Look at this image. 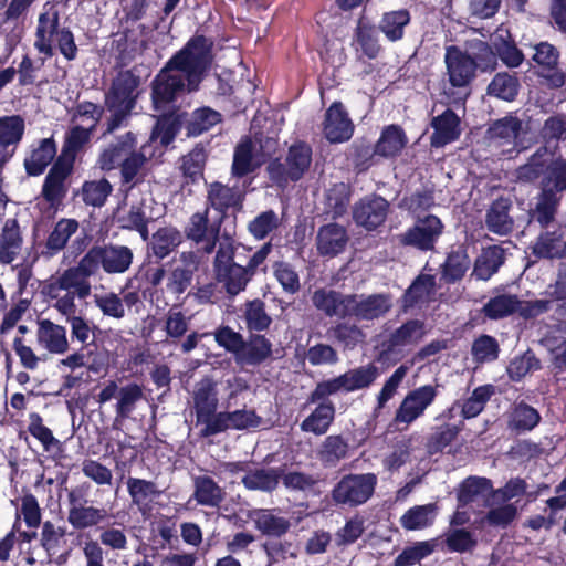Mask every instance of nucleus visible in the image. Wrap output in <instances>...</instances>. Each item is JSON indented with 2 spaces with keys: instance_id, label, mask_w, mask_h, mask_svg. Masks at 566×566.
<instances>
[{
  "instance_id": "f257e3e1",
  "label": "nucleus",
  "mask_w": 566,
  "mask_h": 566,
  "mask_svg": "<svg viewBox=\"0 0 566 566\" xmlns=\"http://www.w3.org/2000/svg\"><path fill=\"white\" fill-rule=\"evenodd\" d=\"M211 59V42L203 36L191 39L156 76L153 85L155 108L164 109L184 92L197 90Z\"/></svg>"
},
{
  "instance_id": "f03ea898",
  "label": "nucleus",
  "mask_w": 566,
  "mask_h": 566,
  "mask_svg": "<svg viewBox=\"0 0 566 566\" xmlns=\"http://www.w3.org/2000/svg\"><path fill=\"white\" fill-rule=\"evenodd\" d=\"M139 78L132 72H120L113 81L105 96V106L109 112L106 133H113L125 124L130 116L138 97Z\"/></svg>"
},
{
  "instance_id": "7ed1b4c3",
  "label": "nucleus",
  "mask_w": 566,
  "mask_h": 566,
  "mask_svg": "<svg viewBox=\"0 0 566 566\" xmlns=\"http://www.w3.org/2000/svg\"><path fill=\"white\" fill-rule=\"evenodd\" d=\"M234 252L233 241L226 238L219 243L213 261L214 277L230 295L239 294L252 279L248 269L233 261Z\"/></svg>"
},
{
  "instance_id": "20e7f679",
  "label": "nucleus",
  "mask_w": 566,
  "mask_h": 566,
  "mask_svg": "<svg viewBox=\"0 0 566 566\" xmlns=\"http://www.w3.org/2000/svg\"><path fill=\"white\" fill-rule=\"evenodd\" d=\"M43 294L63 316L76 314L75 298L84 300L91 294L63 271L51 276L43 285Z\"/></svg>"
},
{
  "instance_id": "39448f33",
  "label": "nucleus",
  "mask_w": 566,
  "mask_h": 566,
  "mask_svg": "<svg viewBox=\"0 0 566 566\" xmlns=\"http://www.w3.org/2000/svg\"><path fill=\"white\" fill-rule=\"evenodd\" d=\"M377 484L375 473H350L335 485L332 496L337 504L358 506L371 499Z\"/></svg>"
},
{
  "instance_id": "423d86ee",
  "label": "nucleus",
  "mask_w": 566,
  "mask_h": 566,
  "mask_svg": "<svg viewBox=\"0 0 566 566\" xmlns=\"http://www.w3.org/2000/svg\"><path fill=\"white\" fill-rule=\"evenodd\" d=\"M276 146V140L272 138L242 139L234 151L232 174L241 177L252 172L275 153Z\"/></svg>"
},
{
  "instance_id": "0eeeda50",
  "label": "nucleus",
  "mask_w": 566,
  "mask_h": 566,
  "mask_svg": "<svg viewBox=\"0 0 566 566\" xmlns=\"http://www.w3.org/2000/svg\"><path fill=\"white\" fill-rule=\"evenodd\" d=\"M312 163V149L304 143H296L289 148L284 164L273 161L268 170L271 179L283 187L287 181L302 178Z\"/></svg>"
},
{
  "instance_id": "6e6552de",
  "label": "nucleus",
  "mask_w": 566,
  "mask_h": 566,
  "mask_svg": "<svg viewBox=\"0 0 566 566\" xmlns=\"http://www.w3.org/2000/svg\"><path fill=\"white\" fill-rule=\"evenodd\" d=\"M437 396V388L432 385H424L410 390L395 412V422L409 427L424 415L426 410L434 402Z\"/></svg>"
},
{
  "instance_id": "1a4fd4ad",
  "label": "nucleus",
  "mask_w": 566,
  "mask_h": 566,
  "mask_svg": "<svg viewBox=\"0 0 566 566\" xmlns=\"http://www.w3.org/2000/svg\"><path fill=\"white\" fill-rule=\"evenodd\" d=\"M548 308V301L521 302L516 296L502 294L492 297L483 307V313L491 319L502 318L516 311L523 316H536Z\"/></svg>"
},
{
  "instance_id": "9d476101",
  "label": "nucleus",
  "mask_w": 566,
  "mask_h": 566,
  "mask_svg": "<svg viewBox=\"0 0 566 566\" xmlns=\"http://www.w3.org/2000/svg\"><path fill=\"white\" fill-rule=\"evenodd\" d=\"M262 422L260 416L252 409L218 412L216 419L207 429H201L202 437L214 436L228 430H249L258 428Z\"/></svg>"
},
{
  "instance_id": "9b49d317",
  "label": "nucleus",
  "mask_w": 566,
  "mask_h": 566,
  "mask_svg": "<svg viewBox=\"0 0 566 566\" xmlns=\"http://www.w3.org/2000/svg\"><path fill=\"white\" fill-rule=\"evenodd\" d=\"M528 134V125L513 116L497 120L490 128V135L499 146L512 145L517 151L527 148L532 140Z\"/></svg>"
},
{
  "instance_id": "f8f14e48",
  "label": "nucleus",
  "mask_w": 566,
  "mask_h": 566,
  "mask_svg": "<svg viewBox=\"0 0 566 566\" xmlns=\"http://www.w3.org/2000/svg\"><path fill=\"white\" fill-rule=\"evenodd\" d=\"M442 231L441 220L433 214H429L419 219L412 228L406 231L401 237V242L428 251L433 249Z\"/></svg>"
},
{
  "instance_id": "ddd939ff",
  "label": "nucleus",
  "mask_w": 566,
  "mask_h": 566,
  "mask_svg": "<svg viewBox=\"0 0 566 566\" xmlns=\"http://www.w3.org/2000/svg\"><path fill=\"white\" fill-rule=\"evenodd\" d=\"M60 14L56 7L46 2L38 19L34 48L42 54L51 56L53 54V44L56 42Z\"/></svg>"
},
{
  "instance_id": "4468645a",
  "label": "nucleus",
  "mask_w": 566,
  "mask_h": 566,
  "mask_svg": "<svg viewBox=\"0 0 566 566\" xmlns=\"http://www.w3.org/2000/svg\"><path fill=\"white\" fill-rule=\"evenodd\" d=\"M218 392L216 384L209 379H202L197 384L193 392V408L197 423L207 429L218 415Z\"/></svg>"
},
{
  "instance_id": "2eb2a0df",
  "label": "nucleus",
  "mask_w": 566,
  "mask_h": 566,
  "mask_svg": "<svg viewBox=\"0 0 566 566\" xmlns=\"http://www.w3.org/2000/svg\"><path fill=\"white\" fill-rule=\"evenodd\" d=\"M446 64L449 81L452 86H467L474 77L476 63L475 61L457 48H448L446 53Z\"/></svg>"
},
{
  "instance_id": "dca6fc26",
  "label": "nucleus",
  "mask_w": 566,
  "mask_h": 566,
  "mask_svg": "<svg viewBox=\"0 0 566 566\" xmlns=\"http://www.w3.org/2000/svg\"><path fill=\"white\" fill-rule=\"evenodd\" d=\"M349 316L361 319H374L382 316L391 308V300L386 294L348 295Z\"/></svg>"
},
{
  "instance_id": "f3484780",
  "label": "nucleus",
  "mask_w": 566,
  "mask_h": 566,
  "mask_svg": "<svg viewBox=\"0 0 566 566\" xmlns=\"http://www.w3.org/2000/svg\"><path fill=\"white\" fill-rule=\"evenodd\" d=\"M323 132L331 143H343L352 137L354 125L340 103H333L326 111Z\"/></svg>"
},
{
  "instance_id": "a211bd4d",
  "label": "nucleus",
  "mask_w": 566,
  "mask_h": 566,
  "mask_svg": "<svg viewBox=\"0 0 566 566\" xmlns=\"http://www.w3.org/2000/svg\"><path fill=\"white\" fill-rule=\"evenodd\" d=\"M137 139L135 134L127 132L116 138V140L105 147L99 154L97 165L104 171L122 167L124 160L132 150L136 149Z\"/></svg>"
},
{
  "instance_id": "6ab92c4d",
  "label": "nucleus",
  "mask_w": 566,
  "mask_h": 566,
  "mask_svg": "<svg viewBox=\"0 0 566 566\" xmlns=\"http://www.w3.org/2000/svg\"><path fill=\"white\" fill-rule=\"evenodd\" d=\"M72 161L70 158H59L48 174L42 193L46 201L52 206L59 203L65 196L66 189L64 181L72 171Z\"/></svg>"
},
{
  "instance_id": "aec40b11",
  "label": "nucleus",
  "mask_w": 566,
  "mask_h": 566,
  "mask_svg": "<svg viewBox=\"0 0 566 566\" xmlns=\"http://www.w3.org/2000/svg\"><path fill=\"white\" fill-rule=\"evenodd\" d=\"M388 212V202L380 197L363 199L354 210V219L357 224L371 230L380 226Z\"/></svg>"
},
{
  "instance_id": "412c9836",
  "label": "nucleus",
  "mask_w": 566,
  "mask_h": 566,
  "mask_svg": "<svg viewBox=\"0 0 566 566\" xmlns=\"http://www.w3.org/2000/svg\"><path fill=\"white\" fill-rule=\"evenodd\" d=\"M348 239L347 231L343 226L328 223L317 232V251L324 256H336L346 249Z\"/></svg>"
},
{
  "instance_id": "4be33fe9",
  "label": "nucleus",
  "mask_w": 566,
  "mask_h": 566,
  "mask_svg": "<svg viewBox=\"0 0 566 566\" xmlns=\"http://www.w3.org/2000/svg\"><path fill=\"white\" fill-rule=\"evenodd\" d=\"M427 334L423 322L411 319L397 328L387 342V352L400 354L405 348L417 345Z\"/></svg>"
},
{
  "instance_id": "5701e85b",
  "label": "nucleus",
  "mask_w": 566,
  "mask_h": 566,
  "mask_svg": "<svg viewBox=\"0 0 566 566\" xmlns=\"http://www.w3.org/2000/svg\"><path fill=\"white\" fill-rule=\"evenodd\" d=\"M69 501L70 510L67 521L75 528H86L97 525L107 516L104 509L83 504L74 491L69 493Z\"/></svg>"
},
{
  "instance_id": "b1692460",
  "label": "nucleus",
  "mask_w": 566,
  "mask_h": 566,
  "mask_svg": "<svg viewBox=\"0 0 566 566\" xmlns=\"http://www.w3.org/2000/svg\"><path fill=\"white\" fill-rule=\"evenodd\" d=\"M154 156L150 145L144 144L138 151L132 150L120 167L123 182L130 185L142 182L147 175V163Z\"/></svg>"
},
{
  "instance_id": "393cba45",
  "label": "nucleus",
  "mask_w": 566,
  "mask_h": 566,
  "mask_svg": "<svg viewBox=\"0 0 566 566\" xmlns=\"http://www.w3.org/2000/svg\"><path fill=\"white\" fill-rule=\"evenodd\" d=\"M23 235L15 219H7L0 232V263L10 264L21 253Z\"/></svg>"
},
{
  "instance_id": "a878e982",
  "label": "nucleus",
  "mask_w": 566,
  "mask_h": 566,
  "mask_svg": "<svg viewBox=\"0 0 566 566\" xmlns=\"http://www.w3.org/2000/svg\"><path fill=\"white\" fill-rule=\"evenodd\" d=\"M248 517L254 523L255 528L266 536L280 537L291 526L290 521L276 510L255 509L249 512Z\"/></svg>"
},
{
  "instance_id": "bb28decb",
  "label": "nucleus",
  "mask_w": 566,
  "mask_h": 566,
  "mask_svg": "<svg viewBox=\"0 0 566 566\" xmlns=\"http://www.w3.org/2000/svg\"><path fill=\"white\" fill-rule=\"evenodd\" d=\"M431 146L443 147L454 142L461 134L460 118L450 109L432 118Z\"/></svg>"
},
{
  "instance_id": "cd10ccee",
  "label": "nucleus",
  "mask_w": 566,
  "mask_h": 566,
  "mask_svg": "<svg viewBox=\"0 0 566 566\" xmlns=\"http://www.w3.org/2000/svg\"><path fill=\"white\" fill-rule=\"evenodd\" d=\"M186 234L196 243L203 244L202 249L206 253H211L218 240L219 228L209 226L207 212H197L190 218Z\"/></svg>"
},
{
  "instance_id": "c85d7f7f",
  "label": "nucleus",
  "mask_w": 566,
  "mask_h": 566,
  "mask_svg": "<svg viewBox=\"0 0 566 566\" xmlns=\"http://www.w3.org/2000/svg\"><path fill=\"white\" fill-rule=\"evenodd\" d=\"M38 343L51 354H64L69 349L65 327L49 319L39 323Z\"/></svg>"
},
{
  "instance_id": "c756f323",
  "label": "nucleus",
  "mask_w": 566,
  "mask_h": 566,
  "mask_svg": "<svg viewBox=\"0 0 566 566\" xmlns=\"http://www.w3.org/2000/svg\"><path fill=\"white\" fill-rule=\"evenodd\" d=\"M102 268L106 273H124L133 262V252L124 245L98 247Z\"/></svg>"
},
{
  "instance_id": "7c9ffc66",
  "label": "nucleus",
  "mask_w": 566,
  "mask_h": 566,
  "mask_svg": "<svg viewBox=\"0 0 566 566\" xmlns=\"http://www.w3.org/2000/svg\"><path fill=\"white\" fill-rule=\"evenodd\" d=\"M24 128V120L18 115L0 117V151L7 153L8 160L13 156L21 142Z\"/></svg>"
},
{
  "instance_id": "2f4dec72",
  "label": "nucleus",
  "mask_w": 566,
  "mask_h": 566,
  "mask_svg": "<svg viewBox=\"0 0 566 566\" xmlns=\"http://www.w3.org/2000/svg\"><path fill=\"white\" fill-rule=\"evenodd\" d=\"M99 265L102 266L99 251L98 247H95L81 259L77 265L71 266L63 272L91 294L92 286L88 277L98 271Z\"/></svg>"
},
{
  "instance_id": "473e14b6",
  "label": "nucleus",
  "mask_w": 566,
  "mask_h": 566,
  "mask_svg": "<svg viewBox=\"0 0 566 566\" xmlns=\"http://www.w3.org/2000/svg\"><path fill=\"white\" fill-rule=\"evenodd\" d=\"M314 306L328 316H349L348 295L335 291L317 290L312 297Z\"/></svg>"
},
{
  "instance_id": "72a5a7b5",
  "label": "nucleus",
  "mask_w": 566,
  "mask_h": 566,
  "mask_svg": "<svg viewBox=\"0 0 566 566\" xmlns=\"http://www.w3.org/2000/svg\"><path fill=\"white\" fill-rule=\"evenodd\" d=\"M335 418V407L331 401L319 403L301 423L303 432L325 434Z\"/></svg>"
},
{
  "instance_id": "f704fd0d",
  "label": "nucleus",
  "mask_w": 566,
  "mask_h": 566,
  "mask_svg": "<svg viewBox=\"0 0 566 566\" xmlns=\"http://www.w3.org/2000/svg\"><path fill=\"white\" fill-rule=\"evenodd\" d=\"M407 136L398 125L385 127L375 146V154L381 157H395L401 153L407 145Z\"/></svg>"
},
{
  "instance_id": "c9c22d12",
  "label": "nucleus",
  "mask_w": 566,
  "mask_h": 566,
  "mask_svg": "<svg viewBox=\"0 0 566 566\" xmlns=\"http://www.w3.org/2000/svg\"><path fill=\"white\" fill-rule=\"evenodd\" d=\"M492 43L497 55L507 66L516 67L523 62L524 55L512 41L506 28H497L492 36Z\"/></svg>"
},
{
  "instance_id": "e433bc0d",
  "label": "nucleus",
  "mask_w": 566,
  "mask_h": 566,
  "mask_svg": "<svg viewBox=\"0 0 566 566\" xmlns=\"http://www.w3.org/2000/svg\"><path fill=\"white\" fill-rule=\"evenodd\" d=\"M495 388L492 385H484L475 388L470 397H468L462 402H455L450 411H454L457 408H460L461 415L467 418L476 417L483 409L485 403L490 400V398L494 395Z\"/></svg>"
},
{
  "instance_id": "4c0bfd02",
  "label": "nucleus",
  "mask_w": 566,
  "mask_h": 566,
  "mask_svg": "<svg viewBox=\"0 0 566 566\" xmlns=\"http://www.w3.org/2000/svg\"><path fill=\"white\" fill-rule=\"evenodd\" d=\"M56 155V145L53 139L45 138L40 146L34 149L24 160V166L29 175L39 176L50 165Z\"/></svg>"
},
{
  "instance_id": "58836bf2",
  "label": "nucleus",
  "mask_w": 566,
  "mask_h": 566,
  "mask_svg": "<svg viewBox=\"0 0 566 566\" xmlns=\"http://www.w3.org/2000/svg\"><path fill=\"white\" fill-rule=\"evenodd\" d=\"M437 510V505L432 503L413 506L400 517V524L408 531L426 528L433 523Z\"/></svg>"
},
{
  "instance_id": "ea45409f",
  "label": "nucleus",
  "mask_w": 566,
  "mask_h": 566,
  "mask_svg": "<svg viewBox=\"0 0 566 566\" xmlns=\"http://www.w3.org/2000/svg\"><path fill=\"white\" fill-rule=\"evenodd\" d=\"M409 22L410 14L405 9L386 12L379 22V30L389 41L396 42L402 39Z\"/></svg>"
},
{
  "instance_id": "a19ab883",
  "label": "nucleus",
  "mask_w": 566,
  "mask_h": 566,
  "mask_svg": "<svg viewBox=\"0 0 566 566\" xmlns=\"http://www.w3.org/2000/svg\"><path fill=\"white\" fill-rule=\"evenodd\" d=\"M182 242V234L172 227H164L158 229L151 238L153 253L164 259L171 253Z\"/></svg>"
},
{
  "instance_id": "79ce46f5",
  "label": "nucleus",
  "mask_w": 566,
  "mask_h": 566,
  "mask_svg": "<svg viewBox=\"0 0 566 566\" xmlns=\"http://www.w3.org/2000/svg\"><path fill=\"white\" fill-rule=\"evenodd\" d=\"M503 250L499 247H489L478 256L473 275L479 280H489L503 263Z\"/></svg>"
},
{
  "instance_id": "37998d69",
  "label": "nucleus",
  "mask_w": 566,
  "mask_h": 566,
  "mask_svg": "<svg viewBox=\"0 0 566 566\" xmlns=\"http://www.w3.org/2000/svg\"><path fill=\"white\" fill-rule=\"evenodd\" d=\"M510 205L505 199L494 201L486 214V226L490 231L504 235L507 234L513 227V221L509 216Z\"/></svg>"
},
{
  "instance_id": "c03bdc74",
  "label": "nucleus",
  "mask_w": 566,
  "mask_h": 566,
  "mask_svg": "<svg viewBox=\"0 0 566 566\" xmlns=\"http://www.w3.org/2000/svg\"><path fill=\"white\" fill-rule=\"evenodd\" d=\"M127 489L133 503L142 511L148 510L150 503L160 494L154 482L137 478L127 480Z\"/></svg>"
},
{
  "instance_id": "a18cd8bd",
  "label": "nucleus",
  "mask_w": 566,
  "mask_h": 566,
  "mask_svg": "<svg viewBox=\"0 0 566 566\" xmlns=\"http://www.w3.org/2000/svg\"><path fill=\"white\" fill-rule=\"evenodd\" d=\"M78 222L74 219H61L49 234L45 248L49 255H54L61 251L69 239L77 231Z\"/></svg>"
},
{
  "instance_id": "49530a36",
  "label": "nucleus",
  "mask_w": 566,
  "mask_h": 566,
  "mask_svg": "<svg viewBox=\"0 0 566 566\" xmlns=\"http://www.w3.org/2000/svg\"><path fill=\"white\" fill-rule=\"evenodd\" d=\"M222 489L208 476H199L195 480L193 496L198 504L216 507L223 501Z\"/></svg>"
},
{
  "instance_id": "de8ad7c7",
  "label": "nucleus",
  "mask_w": 566,
  "mask_h": 566,
  "mask_svg": "<svg viewBox=\"0 0 566 566\" xmlns=\"http://www.w3.org/2000/svg\"><path fill=\"white\" fill-rule=\"evenodd\" d=\"M492 491L490 480L485 478H469L460 488L458 500L461 505L484 500Z\"/></svg>"
},
{
  "instance_id": "09e8293b",
  "label": "nucleus",
  "mask_w": 566,
  "mask_h": 566,
  "mask_svg": "<svg viewBox=\"0 0 566 566\" xmlns=\"http://www.w3.org/2000/svg\"><path fill=\"white\" fill-rule=\"evenodd\" d=\"M345 391L350 392L369 387L379 376L378 368L375 365H366L350 369L343 374Z\"/></svg>"
},
{
  "instance_id": "8fccbe9b",
  "label": "nucleus",
  "mask_w": 566,
  "mask_h": 566,
  "mask_svg": "<svg viewBox=\"0 0 566 566\" xmlns=\"http://www.w3.org/2000/svg\"><path fill=\"white\" fill-rule=\"evenodd\" d=\"M271 354V343L264 336H255L248 343H242L237 361L258 364Z\"/></svg>"
},
{
  "instance_id": "3c124183",
  "label": "nucleus",
  "mask_w": 566,
  "mask_h": 566,
  "mask_svg": "<svg viewBox=\"0 0 566 566\" xmlns=\"http://www.w3.org/2000/svg\"><path fill=\"white\" fill-rule=\"evenodd\" d=\"M355 50L368 59H375L380 52L377 34L370 25L359 23L356 29Z\"/></svg>"
},
{
  "instance_id": "603ef678",
  "label": "nucleus",
  "mask_w": 566,
  "mask_h": 566,
  "mask_svg": "<svg viewBox=\"0 0 566 566\" xmlns=\"http://www.w3.org/2000/svg\"><path fill=\"white\" fill-rule=\"evenodd\" d=\"M112 190L109 181L102 178L99 180L85 181L82 186L81 196L86 205L102 207Z\"/></svg>"
},
{
  "instance_id": "864d4df0",
  "label": "nucleus",
  "mask_w": 566,
  "mask_h": 566,
  "mask_svg": "<svg viewBox=\"0 0 566 566\" xmlns=\"http://www.w3.org/2000/svg\"><path fill=\"white\" fill-rule=\"evenodd\" d=\"M434 287V279L430 275L419 276L407 290L403 302L405 307H411L428 302Z\"/></svg>"
},
{
  "instance_id": "5fc2aeb1",
  "label": "nucleus",
  "mask_w": 566,
  "mask_h": 566,
  "mask_svg": "<svg viewBox=\"0 0 566 566\" xmlns=\"http://www.w3.org/2000/svg\"><path fill=\"white\" fill-rule=\"evenodd\" d=\"M208 200L214 209L223 211L240 203L241 196L230 187L213 182L209 186Z\"/></svg>"
},
{
  "instance_id": "6e6d98bb",
  "label": "nucleus",
  "mask_w": 566,
  "mask_h": 566,
  "mask_svg": "<svg viewBox=\"0 0 566 566\" xmlns=\"http://www.w3.org/2000/svg\"><path fill=\"white\" fill-rule=\"evenodd\" d=\"M518 91V81L509 73H499L489 84L488 92L497 98L513 101Z\"/></svg>"
},
{
  "instance_id": "4d7b16f0",
  "label": "nucleus",
  "mask_w": 566,
  "mask_h": 566,
  "mask_svg": "<svg viewBox=\"0 0 566 566\" xmlns=\"http://www.w3.org/2000/svg\"><path fill=\"white\" fill-rule=\"evenodd\" d=\"M349 447L342 436H328L321 448V459L329 464H336L348 457Z\"/></svg>"
},
{
  "instance_id": "13d9d810",
  "label": "nucleus",
  "mask_w": 566,
  "mask_h": 566,
  "mask_svg": "<svg viewBox=\"0 0 566 566\" xmlns=\"http://www.w3.org/2000/svg\"><path fill=\"white\" fill-rule=\"evenodd\" d=\"M437 541L417 542L410 547L405 548L396 558V566H411L434 552Z\"/></svg>"
},
{
  "instance_id": "bf43d9fd",
  "label": "nucleus",
  "mask_w": 566,
  "mask_h": 566,
  "mask_svg": "<svg viewBox=\"0 0 566 566\" xmlns=\"http://www.w3.org/2000/svg\"><path fill=\"white\" fill-rule=\"evenodd\" d=\"M563 238L556 231L541 234L533 245V253L539 258L563 256Z\"/></svg>"
},
{
  "instance_id": "052dcab7",
  "label": "nucleus",
  "mask_w": 566,
  "mask_h": 566,
  "mask_svg": "<svg viewBox=\"0 0 566 566\" xmlns=\"http://www.w3.org/2000/svg\"><path fill=\"white\" fill-rule=\"evenodd\" d=\"M551 157L552 151H549L546 147L538 149L526 165L518 168V179L525 181L536 179L544 171V169L546 170V166L551 160Z\"/></svg>"
},
{
  "instance_id": "680f3d73",
  "label": "nucleus",
  "mask_w": 566,
  "mask_h": 566,
  "mask_svg": "<svg viewBox=\"0 0 566 566\" xmlns=\"http://www.w3.org/2000/svg\"><path fill=\"white\" fill-rule=\"evenodd\" d=\"M242 482L250 490L272 491L279 483V474L272 469H260L248 473Z\"/></svg>"
},
{
  "instance_id": "e2e57ef3",
  "label": "nucleus",
  "mask_w": 566,
  "mask_h": 566,
  "mask_svg": "<svg viewBox=\"0 0 566 566\" xmlns=\"http://www.w3.org/2000/svg\"><path fill=\"white\" fill-rule=\"evenodd\" d=\"M92 132L88 128L73 125L66 134L62 155L59 158H70L73 163L76 151L88 143Z\"/></svg>"
},
{
  "instance_id": "0e129e2a",
  "label": "nucleus",
  "mask_w": 566,
  "mask_h": 566,
  "mask_svg": "<svg viewBox=\"0 0 566 566\" xmlns=\"http://www.w3.org/2000/svg\"><path fill=\"white\" fill-rule=\"evenodd\" d=\"M102 115L103 109L99 106L91 102H83L76 106L72 119L74 125L94 130Z\"/></svg>"
},
{
  "instance_id": "69168bd1",
  "label": "nucleus",
  "mask_w": 566,
  "mask_h": 566,
  "mask_svg": "<svg viewBox=\"0 0 566 566\" xmlns=\"http://www.w3.org/2000/svg\"><path fill=\"white\" fill-rule=\"evenodd\" d=\"M543 187H549L555 192L566 190V160L554 159V155L552 154L551 160L546 166V176Z\"/></svg>"
},
{
  "instance_id": "338daca9",
  "label": "nucleus",
  "mask_w": 566,
  "mask_h": 566,
  "mask_svg": "<svg viewBox=\"0 0 566 566\" xmlns=\"http://www.w3.org/2000/svg\"><path fill=\"white\" fill-rule=\"evenodd\" d=\"M559 197L549 187H543L542 195L536 206L537 221L542 226H547L555 216Z\"/></svg>"
},
{
  "instance_id": "774afa93",
  "label": "nucleus",
  "mask_w": 566,
  "mask_h": 566,
  "mask_svg": "<svg viewBox=\"0 0 566 566\" xmlns=\"http://www.w3.org/2000/svg\"><path fill=\"white\" fill-rule=\"evenodd\" d=\"M516 516V505L514 503L503 502V504L492 507L480 523H488L496 527H506Z\"/></svg>"
}]
</instances>
